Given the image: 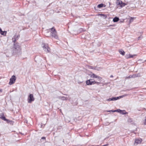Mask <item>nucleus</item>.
<instances>
[{
    "mask_svg": "<svg viewBox=\"0 0 146 146\" xmlns=\"http://www.w3.org/2000/svg\"><path fill=\"white\" fill-rule=\"evenodd\" d=\"M100 83V82L96 81L92 79L88 80L86 81V84L88 85H91L95 84H99Z\"/></svg>",
    "mask_w": 146,
    "mask_h": 146,
    "instance_id": "1",
    "label": "nucleus"
},
{
    "mask_svg": "<svg viewBox=\"0 0 146 146\" xmlns=\"http://www.w3.org/2000/svg\"><path fill=\"white\" fill-rule=\"evenodd\" d=\"M50 30L51 31V33L52 36L55 38L58 39V36L57 35V32L55 29L54 27H53L51 28Z\"/></svg>",
    "mask_w": 146,
    "mask_h": 146,
    "instance_id": "2",
    "label": "nucleus"
},
{
    "mask_svg": "<svg viewBox=\"0 0 146 146\" xmlns=\"http://www.w3.org/2000/svg\"><path fill=\"white\" fill-rule=\"evenodd\" d=\"M42 47L44 50L47 52H50V49L48 46V44L43 43L42 44Z\"/></svg>",
    "mask_w": 146,
    "mask_h": 146,
    "instance_id": "3",
    "label": "nucleus"
},
{
    "mask_svg": "<svg viewBox=\"0 0 146 146\" xmlns=\"http://www.w3.org/2000/svg\"><path fill=\"white\" fill-rule=\"evenodd\" d=\"M90 77L93 78H97L98 80L99 81H101L102 79V78L99 76H98L96 74L92 73V74L90 75Z\"/></svg>",
    "mask_w": 146,
    "mask_h": 146,
    "instance_id": "4",
    "label": "nucleus"
},
{
    "mask_svg": "<svg viewBox=\"0 0 146 146\" xmlns=\"http://www.w3.org/2000/svg\"><path fill=\"white\" fill-rule=\"evenodd\" d=\"M16 80V77L14 75L12 76L11 77L10 79V81L9 82V84L11 85L14 84Z\"/></svg>",
    "mask_w": 146,
    "mask_h": 146,
    "instance_id": "5",
    "label": "nucleus"
},
{
    "mask_svg": "<svg viewBox=\"0 0 146 146\" xmlns=\"http://www.w3.org/2000/svg\"><path fill=\"white\" fill-rule=\"evenodd\" d=\"M34 100L35 98L33 97V94H30L28 99V103H30L32 102Z\"/></svg>",
    "mask_w": 146,
    "mask_h": 146,
    "instance_id": "6",
    "label": "nucleus"
},
{
    "mask_svg": "<svg viewBox=\"0 0 146 146\" xmlns=\"http://www.w3.org/2000/svg\"><path fill=\"white\" fill-rule=\"evenodd\" d=\"M116 4L117 5H120L121 7H124L125 5V3H123L122 1L119 0L117 1Z\"/></svg>",
    "mask_w": 146,
    "mask_h": 146,
    "instance_id": "7",
    "label": "nucleus"
},
{
    "mask_svg": "<svg viewBox=\"0 0 146 146\" xmlns=\"http://www.w3.org/2000/svg\"><path fill=\"white\" fill-rule=\"evenodd\" d=\"M0 118L4 121H6L7 122H8L9 121V120L6 118L4 116V114L3 113L0 114Z\"/></svg>",
    "mask_w": 146,
    "mask_h": 146,
    "instance_id": "8",
    "label": "nucleus"
},
{
    "mask_svg": "<svg viewBox=\"0 0 146 146\" xmlns=\"http://www.w3.org/2000/svg\"><path fill=\"white\" fill-rule=\"evenodd\" d=\"M142 141V139L139 138L135 139L134 143V144H140Z\"/></svg>",
    "mask_w": 146,
    "mask_h": 146,
    "instance_id": "9",
    "label": "nucleus"
},
{
    "mask_svg": "<svg viewBox=\"0 0 146 146\" xmlns=\"http://www.w3.org/2000/svg\"><path fill=\"white\" fill-rule=\"evenodd\" d=\"M137 56L136 54L131 55L130 54L126 55L125 56V58L126 59H128L129 58H133L134 56Z\"/></svg>",
    "mask_w": 146,
    "mask_h": 146,
    "instance_id": "10",
    "label": "nucleus"
},
{
    "mask_svg": "<svg viewBox=\"0 0 146 146\" xmlns=\"http://www.w3.org/2000/svg\"><path fill=\"white\" fill-rule=\"evenodd\" d=\"M14 47L15 49L21 50V46L17 44V43L14 44Z\"/></svg>",
    "mask_w": 146,
    "mask_h": 146,
    "instance_id": "11",
    "label": "nucleus"
},
{
    "mask_svg": "<svg viewBox=\"0 0 146 146\" xmlns=\"http://www.w3.org/2000/svg\"><path fill=\"white\" fill-rule=\"evenodd\" d=\"M6 31H3L0 28V33L2 35H6Z\"/></svg>",
    "mask_w": 146,
    "mask_h": 146,
    "instance_id": "12",
    "label": "nucleus"
},
{
    "mask_svg": "<svg viewBox=\"0 0 146 146\" xmlns=\"http://www.w3.org/2000/svg\"><path fill=\"white\" fill-rule=\"evenodd\" d=\"M121 110L119 109L117 110H110L109 111H106V112H115L116 111H118L119 112L120 111L121 112Z\"/></svg>",
    "mask_w": 146,
    "mask_h": 146,
    "instance_id": "13",
    "label": "nucleus"
},
{
    "mask_svg": "<svg viewBox=\"0 0 146 146\" xmlns=\"http://www.w3.org/2000/svg\"><path fill=\"white\" fill-rule=\"evenodd\" d=\"M98 15L99 16L103 17L104 19H106L107 17V15L104 14H98Z\"/></svg>",
    "mask_w": 146,
    "mask_h": 146,
    "instance_id": "14",
    "label": "nucleus"
},
{
    "mask_svg": "<svg viewBox=\"0 0 146 146\" xmlns=\"http://www.w3.org/2000/svg\"><path fill=\"white\" fill-rule=\"evenodd\" d=\"M106 7V5L103 4H99L98 5L97 7L98 8H100L102 7Z\"/></svg>",
    "mask_w": 146,
    "mask_h": 146,
    "instance_id": "15",
    "label": "nucleus"
},
{
    "mask_svg": "<svg viewBox=\"0 0 146 146\" xmlns=\"http://www.w3.org/2000/svg\"><path fill=\"white\" fill-rule=\"evenodd\" d=\"M119 20V19L117 17H115L113 19V21L114 22H117Z\"/></svg>",
    "mask_w": 146,
    "mask_h": 146,
    "instance_id": "16",
    "label": "nucleus"
},
{
    "mask_svg": "<svg viewBox=\"0 0 146 146\" xmlns=\"http://www.w3.org/2000/svg\"><path fill=\"white\" fill-rule=\"evenodd\" d=\"M119 53L122 55L123 56L125 55V52L122 50H119Z\"/></svg>",
    "mask_w": 146,
    "mask_h": 146,
    "instance_id": "17",
    "label": "nucleus"
},
{
    "mask_svg": "<svg viewBox=\"0 0 146 146\" xmlns=\"http://www.w3.org/2000/svg\"><path fill=\"white\" fill-rule=\"evenodd\" d=\"M135 18H134V17H131L130 19V21H129L131 23V22H133V19Z\"/></svg>",
    "mask_w": 146,
    "mask_h": 146,
    "instance_id": "18",
    "label": "nucleus"
},
{
    "mask_svg": "<svg viewBox=\"0 0 146 146\" xmlns=\"http://www.w3.org/2000/svg\"><path fill=\"white\" fill-rule=\"evenodd\" d=\"M119 97L113 98H112V100H113V101L117 100L118 99H119Z\"/></svg>",
    "mask_w": 146,
    "mask_h": 146,
    "instance_id": "19",
    "label": "nucleus"
},
{
    "mask_svg": "<svg viewBox=\"0 0 146 146\" xmlns=\"http://www.w3.org/2000/svg\"><path fill=\"white\" fill-rule=\"evenodd\" d=\"M132 77H133L132 76H130L128 77H126L125 78V79H129V78H131Z\"/></svg>",
    "mask_w": 146,
    "mask_h": 146,
    "instance_id": "20",
    "label": "nucleus"
},
{
    "mask_svg": "<svg viewBox=\"0 0 146 146\" xmlns=\"http://www.w3.org/2000/svg\"><path fill=\"white\" fill-rule=\"evenodd\" d=\"M13 42L15 43L16 42V40L15 38H13Z\"/></svg>",
    "mask_w": 146,
    "mask_h": 146,
    "instance_id": "21",
    "label": "nucleus"
},
{
    "mask_svg": "<svg viewBox=\"0 0 146 146\" xmlns=\"http://www.w3.org/2000/svg\"><path fill=\"white\" fill-rule=\"evenodd\" d=\"M144 124L145 125H146V116L145 117V119L144 120Z\"/></svg>",
    "mask_w": 146,
    "mask_h": 146,
    "instance_id": "22",
    "label": "nucleus"
},
{
    "mask_svg": "<svg viewBox=\"0 0 146 146\" xmlns=\"http://www.w3.org/2000/svg\"><path fill=\"white\" fill-rule=\"evenodd\" d=\"M41 139H45L46 138L45 137H41Z\"/></svg>",
    "mask_w": 146,
    "mask_h": 146,
    "instance_id": "23",
    "label": "nucleus"
},
{
    "mask_svg": "<svg viewBox=\"0 0 146 146\" xmlns=\"http://www.w3.org/2000/svg\"><path fill=\"white\" fill-rule=\"evenodd\" d=\"M112 98H110L108 100L109 101H113V100H112Z\"/></svg>",
    "mask_w": 146,
    "mask_h": 146,
    "instance_id": "24",
    "label": "nucleus"
},
{
    "mask_svg": "<svg viewBox=\"0 0 146 146\" xmlns=\"http://www.w3.org/2000/svg\"><path fill=\"white\" fill-rule=\"evenodd\" d=\"M108 144H106L105 145H102V146H108Z\"/></svg>",
    "mask_w": 146,
    "mask_h": 146,
    "instance_id": "25",
    "label": "nucleus"
},
{
    "mask_svg": "<svg viewBox=\"0 0 146 146\" xmlns=\"http://www.w3.org/2000/svg\"><path fill=\"white\" fill-rule=\"evenodd\" d=\"M2 90H0V92H2Z\"/></svg>",
    "mask_w": 146,
    "mask_h": 146,
    "instance_id": "26",
    "label": "nucleus"
},
{
    "mask_svg": "<svg viewBox=\"0 0 146 146\" xmlns=\"http://www.w3.org/2000/svg\"><path fill=\"white\" fill-rule=\"evenodd\" d=\"M111 77H113V76H111Z\"/></svg>",
    "mask_w": 146,
    "mask_h": 146,
    "instance_id": "27",
    "label": "nucleus"
},
{
    "mask_svg": "<svg viewBox=\"0 0 146 146\" xmlns=\"http://www.w3.org/2000/svg\"><path fill=\"white\" fill-rule=\"evenodd\" d=\"M121 97H122V96H121L120 97V98H121Z\"/></svg>",
    "mask_w": 146,
    "mask_h": 146,
    "instance_id": "28",
    "label": "nucleus"
}]
</instances>
